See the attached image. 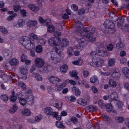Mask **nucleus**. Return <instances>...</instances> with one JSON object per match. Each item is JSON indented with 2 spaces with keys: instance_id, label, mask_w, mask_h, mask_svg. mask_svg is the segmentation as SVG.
I'll list each match as a JSON object with an SVG mask.
<instances>
[{
  "instance_id": "nucleus-1",
  "label": "nucleus",
  "mask_w": 129,
  "mask_h": 129,
  "mask_svg": "<svg viewBox=\"0 0 129 129\" xmlns=\"http://www.w3.org/2000/svg\"><path fill=\"white\" fill-rule=\"evenodd\" d=\"M49 43L51 46L56 47L55 51L56 52L59 54H60L62 50L63 46L60 38H58L55 40V38H51L49 40Z\"/></svg>"
},
{
  "instance_id": "nucleus-2",
  "label": "nucleus",
  "mask_w": 129,
  "mask_h": 129,
  "mask_svg": "<svg viewBox=\"0 0 129 129\" xmlns=\"http://www.w3.org/2000/svg\"><path fill=\"white\" fill-rule=\"evenodd\" d=\"M104 63V61L99 58H95L92 59V62L90 63L91 65L95 67H99L102 66Z\"/></svg>"
},
{
  "instance_id": "nucleus-3",
  "label": "nucleus",
  "mask_w": 129,
  "mask_h": 129,
  "mask_svg": "<svg viewBox=\"0 0 129 129\" xmlns=\"http://www.w3.org/2000/svg\"><path fill=\"white\" fill-rule=\"evenodd\" d=\"M110 74L112 75L114 78L116 79L119 78L121 75L120 72L116 67L114 68V69H111L110 72L106 75H108Z\"/></svg>"
},
{
  "instance_id": "nucleus-4",
  "label": "nucleus",
  "mask_w": 129,
  "mask_h": 129,
  "mask_svg": "<svg viewBox=\"0 0 129 129\" xmlns=\"http://www.w3.org/2000/svg\"><path fill=\"white\" fill-rule=\"evenodd\" d=\"M106 49L103 46L100 47L97 51V55L104 57H106L107 55Z\"/></svg>"
},
{
  "instance_id": "nucleus-5",
  "label": "nucleus",
  "mask_w": 129,
  "mask_h": 129,
  "mask_svg": "<svg viewBox=\"0 0 129 129\" xmlns=\"http://www.w3.org/2000/svg\"><path fill=\"white\" fill-rule=\"evenodd\" d=\"M36 66L38 67H43L44 64V61L43 59L41 58H37L35 60Z\"/></svg>"
},
{
  "instance_id": "nucleus-6",
  "label": "nucleus",
  "mask_w": 129,
  "mask_h": 129,
  "mask_svg": "<svg viewBox=\"0 0 129 129\" xmlns=\"http://www.w3.org/2000/svg\"><path fill=\"white\" fill-rule=\"evenodd\" d=\"M27 38V37H21L19 39L20 43L25 47L28 43L30 42V40L25 39Z\"/></svg>"
},
{
  "instance_id": "nucleus-7",
  "label": "nucleus",
  "mask_w": 129,
  "mask_h": 129,
  "mask_svg": "<svg viewBox=\"0 0 129 129\" xmlns=\"http://www.w3.org/2000/svg\"><path fill=\"white\" fill-rule=\"evenodd\" d=\"M28 94V95L26 98L27 102L28 104L29 105H33L34 102V97L29 94Z\"/></svg>"
},
{
  "instance_id": "nucleus-8",
  "label": "nucleus",
  "mask_w": 129,
  "mask_h": 129,
  "mask_svg": "<svg viewBox=\"0 0 129 129\" xmlns=\"http://www.w3.org/2000/svg\"><path fill=\"white\" fill-rule=\"evenodd\" d=\"M58 100H51L50 102V104L51 105H53L57 108H60L61 107V103H58Z\"/></svg>"
},
{
  "instance_id": "nucleus-9",
  "label": "nucleus",
  "mask_w": 129,
  "mask_h": 129,
  "mask_svg": "<svg viewBox=\"0 0 129 129\" xmlns=\"http://www.w3.org/2000/svg\"><path fill=\"white\" fill-rule=\"evenodd\" d=\"M107 26L109 27L111 30L112 29H114L115 28V24L114 23L111 21L109 20H107L105 22Z\"/></svg>"
},
{
  "instance_id": "nucleus-10",
  "label": "nucleus",
  "mask_w": 129,
  "mask_h": 129,
  "mask_svg": "<svg viewBox=\"0 0 129 129\" xmlns=\"http://www.w3.org/2000/svg\"><path fill=\"white\" fill-rule=\"evenodd\" d=\"M116 94H112L110 96L109 95H105L103 97V99L105 100H107L108 99H109V101H117V99L116 98Z\"/></svg>"
},
{
  "instance_id": "nucleus-11",
  "label": "nucleus",
  "mask_w": 129,
  "mask_h": 129,
  "mask_svg": "<svg viewBox=\"0 0 129 129\" xmlns=\"http://www.w3.org/2000/svg\"><path fill=\"white\" fill-rule=\"evenodd\" d=\"M49 81L53 84H56L60 82L61 80L60 79L54 76H51L49 78Z\"/></svg>"
},
{
  "instance_id": "nucleus-12",
  "label": "nucleus",
  "mask_w": 129,
  "mask_h": 129,
  "mask_svg": "<svg viewBox=\"0 0 129 129\" xmlns=\"http://www.w3.org/2000/svg\"><path fill=\"white\" fill-rule=\"evenodd\" d=\"M48 23H47V25L48 26L47 30L49 32H53L55 30L54 27L52 25L50 21V19H48Z\"/></svg>"
},
{
  "instance_id": "nucleus-13",
  "label": "nucleus",
  "mask_w": 129,
  "mask_h": 129,
  "mask_svg": "<svg viewBox=\"0 0 129 129\" xmlns=\"http://www.w3.org/2000/svg\"><path fill=\"white\" fill-rule=\"evenodd\" d=\"M72 91H74L76 96H79L80 94V91L79 88L75 86L72 87Z\"/></svg>"
},
{
  "instance_id": "nucleus-14",
  "label": "nucleus",
  "mask_w": 129,
  "mask_h": 129,
  "mask_svg": "<svg viewBox=\"0 0 129 129\" xmlns=\"http://www.w3.org/2000/svg\"><path fill=\"white\" fill-rule=\"evenodd\" d=\"M28 7L30 9L34 12L38 11L39 9L38 7L36 6L33 4H30L28 5Z\"/></svg>"
},
{
  "instance_id": "nucleus-15",
  "label": "nucleus",
  "mask_w": 129,
  "mask_h": 129,
  "mask_svg": "<svg viewBox=\"0 0 129 129\" xmlns=\"http://www.w3.org/2000/svg\"><path fill=\"white\" fill-rule=\"evenodd\" d=\"M90 80L91 83H94L95 85H97L99 84V81L97 77L95 75L91 77L90 78Z\"/></svg>"
},
{
  "instance_id": "nucleus-16",
  "label": "nucleus",
  "mask_w": 129,
  "mask_h": 129,
  "mask_svg": "<svg viewBox=\"0 0 129 129\" xmlns=\"http://www.w3.org/2000/svg\"><path fill=\"white\" fill-rule=\"evenodd\" d=\"M51 58L53 62L54 63L56 64L60 61L61 57L59 55H58L56 57L55 56L52 57V56Z\"/></svg>"
},
{
  "instance_id": "nucleus-17",
  "label": "nucleus",
  "mask_w": 129,
  "mask_h": 129,
  "mask_svg": "<svg viewBox=\"0 0 129 129\" xmlns=\"http://www.w3.org/2000/svg\"><path fill=\"white\" fill-rule=\"evenodd\" d=\"M124 47L123 43L121 41L118 42L116 45V48L118 50H122Z\"/></svg>"
},
{
  "instance_id": "nucleus-18",
  "label": "nucleus",
  "mask_w": 129,
  "mask_h": 129,
  "mask_svg": "<svg viewBox=\"0 0 129 129\" xmlns=\"http://www.w3.org/2000/svg\"><path fill=\"white\" fill-rule=\"evenodd\" d=\"M52 111V109L50 107L46 108L44 110V112L46 114L50 115H51Z\"/></svg>"
},
{
  "instance_id": "nucleus-19",
  "label": "nucleus",
  "mask_w": 129,
  "mask_h": 129,
  "mask_svg": "<svg viewBox=\"0 0 129 129\" xmlns=\"http://www.w3.org/2000/svg\"><path fill=\"white\" fill-rule=\"evenodd\" d=\"M69 74L71 77H74L77 80L78 79H79V77L77 76V73L75 70L70 71Z\"/></svg>"
},
{
  "instance_id": "nucleus-20",
  "label": "nucleus",
  "mask_w": 129,
  "mask_h": 129,
  "mask_svg": "<svg viewBox=\"0 0 129 129\" xmlns=\"http://www.w3.org/2000/svg\"><path fill=\"white\" fill-rule=\"evenodd\" d=\"M31 112L28 109H25L21 112V114L24 115L29 116L31 114Z\"/></svg>"
},
{
  "instance_id": "nucleus-21",
  "label": "nucleus",
  "mask_w": 129,
  "mask_h": 129,
  "mask_svg": "<svg viewBox=\"0 0 129 129\" xmlns=\"http://www.w3.org/2000/svg\"><path fill=\"white\" fill-rule=\"evenodd\" d=\"M77 102L78 104L83 106L86 105L87 103L86 100L82 98L78 99L77 101Z\"/></svg>"
},
{
  "instance_id": "nucleus-22",
  "label": "nucleus",
  "mask_w": 129,
  "mask_h": 129,
  "mask_svg": "<svg viewBox=\"0 0 129 129\" xmlns=\"http://www.w3.org/2000/svg\"><path fill=\"white\" fill-rule=\"evenodd\" d=\"M80 34L83 36H86L87 37L90 36L86 27H85L83 29V31L81 32Z\"/></svg>"
},
{
  "instance_id": "nucleus-23",
  "label": "nucleus",
  "mask_w": 129,
  "mask_h": 129,
  "mask_svg": "<svg viewBox=\"0 0 129 129\" xmlns=\"http://www.w3.org/2000/svg\"><path fill=\"white\" fill-rule=\"evenodd\" d=\"M122 71L123 73L127 78H129V69L126 68H124L122 69Z\"/></svg>"
},
{
  "instance_id": "nucleus-24",
  "label": "nucleus",
  "mask_w": 129,
  "mask_h": 129,
  "mask_svg": "<svg viewBox=\"0 0 129 129\" xmlns=\"http://www.w3.org/2000/svg\"><path fill=\"white\" fill-rule=\"evenodd\" d=\"M87 31L88 32L90 35H92V34L95 31V29L92 26L87 27H86Z\"/></svg>"
},
{
  "instance_id": "nucleus-25",
  "label": "nucleus",
  "mask_w": 129,
  "mask_h": 129,
  "mask_svg": "<svg viewBox=\"0 0 129 129\" xmlns=\"http://www.w3.org/2000/svg\"><path fill=\"white\" fill-rule=\"evenodd\" d=\"M33 76L38 81H41L42 80V78L41 76L37 73H33Z\"/></svg>"
},
{
  "instance_id": "nucleus-26",
  "label": "nucleus",
  "mask_w": 129,
  "mask_h": 129,
  "mask_svg": "<svg viewBox=\"0 0 129 129\" xmlns=\"http://www.w3.org/2000/svg\"><path fill=\"white\" fill-rule=\"evenodd\" d=\"M9 63L12 66L16 65L18 63V61L16 58H13L10 61Z\"/></svg>"
},
{
  "instance_id": "nucleus-27",
  "label": "nucleus",
  "mask_w": 129,
  "mask_h": 129,
  "mask_svg": "<svg viewBox=\"0 0 129 129\" xmlns=\"http://www.w3.org/2000/svg\"><path fill=\"white\" fill-rule=\"evenodd\" d=\"M35 48V45L34 44L30 41V42L28 43L25 47L26 49L30 50L32 49H34Z\"/></svg>"
},
{
  "instance_id": "nucleus-28",
  "label": "nucleus",
  "mask_w": 129,
  "mask_h": 129,
  "mask_svg": "<svg viewBox=\"0 0 129 129\" xmlns=\"http://www.w3.org/2000/svg\"><path fill=\"white\" fill-rule=\"evenodd\" d=\"M1 99L5 102L7 101L9 99V96L7 95L4 94H2L0 96Z\"/></svg>"
},
{
  "instance_id": "nucleus-29",
  "label": "nucleus",
  "mask_w": 129,
  "mask_h": 129,
  "mask_svg": "<svg viewBox=\"0 0 129 129\" xmlns=\"http://www.w3.org/2000/svg\"><path fill=\"white\" fill-rule=\"evenodd\" d=\"M104 107L106 108V110L109 112L111 111L113 108V107L112 106V105L111 103H110L109 104H105Z\"/></svg>"
},
{
  "instance_id": "nucleus-30",
  "label": "nucleus",
  "mask_w": 129,
  "mask_h": 129,
  "mask_svg": "<svg viewBox=\"0 0 129 129\" xmlns=\"http://www.w3.org/2000/svg\"><path fill=\"white\" fill-rule=\"evenodd\" d=\"M68 69V66L67 65H64L61 66L60 67V71L62 73H65L66 72Z\"/></svg>"
},
{
  "instance_id": "nucleus-31",
  "label": "nucleus",
  "mask_w": 129,
  "mask_h": 129,
  "mask_svg": "<svg viewBox=\"0 0 129 129\" xmlns=\"http://www.w3.org/2000/svg\"><path fill=\"white\" fill-rule=\"evenodd\" d=\"M37 23V22L36 20H30L28 22L27 24L29 27L35 25Z\"/></svg>"
},
{
  "instance_id": "nucleus-32",
  "label": "nucleus",
  "mask_w": 129,
  "mask_h": 129,
  "mask_svg": "<svg viewBox=\"0 0 129 129\" xmlns=\"http://www.w3.org/2000/svg\"><path fill=\"white\" fill-rule=\"evenodd\" d=\"M109 84L110 86L112 87H115L117 85L116 82L112 79H110L109 80Z\"/></svg>"
},
{
  "instance_id": "nucleus-33",
  "label": "nucleus",
  "mask_w": 129,
  "mask_h": 129,
  "mask_svg": "<svg viewBox=\"0 0 129 129\" xmlns=\"http://www.w3.org/2000/svg\"><path fill=\"white\" fill-rule=\"evenodd\" d=\"M18 107L16 104L13 106V107L11 108L9 110V112L11 113H15L17 110Z\"/></svg>"
},
{
  "instance_id": "nucleus-34",
  "label": "nucleus",
  "mask_w": 129,
  "mask_h": 129,
  "mask_svg": "<svg viewBox=\"0 0 129 129\" xmlns=\"http://www.w3.org/2000/svg\"><path fill=\"white\" fill-rule=\"evenodd\" d=\"M89 111L91 112L94 111L98 109V108L97 107H94L92 105H89V106L87 107Z\"/></svg>"
},
{
  "instance_id": "nucleus-35",
  "label": "nucleus",
  "mask_w": 129,
  "mask_h": 129,
  "mask_svg": "<svg viewBox=\"0 0 129 129\" xmlns=\"http://www.w3.org/2000/svg\"><path fill=\"white\" fill-rule=\"evenodd\" d=\"M115 62V60L114 58L110 59L108 60V65L110 67L114 65Z\"/></svg>"
},
{
  "instance_id": "nucleus-36",
  "label": "nucleus",
  "mask_w": 129,
  "mask_h": 129,
  "mask_svg": "<svg viewBox=\"0 0 129 129\" xmlns=\"http://www.w3.org/2000/svg\"><path fill=\"white\" fill-rule=\"evenodd\" d=\"M82 63V60L80 58L76 61H74L72 62V63L74 65H80Z\"/></svg>"
},
{
  "instance_id": "nucleus-37",
  "label": "nucleus",
  "mask_w": 129,
  "mask_h": 129,
  "mask_svg": "<svg viewBox=\"0 0 129 129\" xmlns=\"http://www.w3.org/2000/svg\"><path fill=\"white\" fill-rule=\"evenodd\" d=\"M25 21L23 19H20L18 21V24L20 27H22L25 24Z\"/></svg>"
},
{
  "instance_id": "nucleus-38",
  "label": "nucleus",
  "mask_w": 129,
  "mask_h": 129,
  "mask_svg": "<svg viewBox=\"0 0 129 129\" xmlns=\"http://www.w3.org/2000/svg\"><path fill=\"white\" fill-rule=\"evenodd\" d=\"M75 25L76 27L80 29L82 28L83 27V24H81L80 22V21L75 22Z\"/></svg>"
},
{
  "instance_id": "nucleus-39",
  "label": "nucleus",
  "mask_w": 129,
  "mask_h": 129,
  "mask_svg": "<svg viewBox=\"0 0 129 129\" xmlns=\"http://www.w3.org/2000/svg\"><path fill=\"white\" fill-rule=\"evenodd\" d=\"M10 101L14 102H15L17 99V96L16 95H11L9 97Z\"/></svg>"
},
{
  "instance_id": "nucleus-40",
  "label": "nucleus",
  "mask_w": 129,
  "mask_h": 129,
  "mask_svg": "<svg viewBox=\"0 0 129 129\" xmlns=\"http://www.w3.org/2000/svg\"><path fill=\"white\" fill-rule=\"evenodd\" d=\"M48 19H49L48 18L46 19L45 20H44L42 17H40L39 18V21L41 23H43L45 22L47 24V23H48Z\"/></svg>"
},
{
  "instance_id": "nucleus-41",
  "label": "nucleus",
  "mask_w": 129,
  "mask_h": 129,
  "mask_svg": "<svg viewBox=\"0 0 129 129\" xmlns=\"http://www.w3.org/2000/svg\"><path fill=\"white\" fill-rule=\"evenodd\" d=\"M56 125L58 127L62 128H65V126L63 125V123L60 121H56Z\"/></svg>"
},
{
  "instance_id": "nucleus-42",
  "label": "nucleus",
  "mask_w": 129,
  "mask_h": 129,
  "mask_svg": "<svg viewBox=\"0 0 129 129\" xmlns=\"http://www.w3.org/2000/svg\"><path fill=\"white\" fill-rule=\"evenodd\" d=\"M29 37L30 39L33 40H36L38 39L37 36L33 33L30 34Z\"/></svg>"
},
{
  "instance_id": "nucleus-43",
  "label": "nucleus",
  "mask_w": 129,
  "mask_h": 129,
  "mask_svg": "<svg viewBox=\"0 0 129 129\" xmlns=\"http://www.w3.org/2000/svg\"><path fill=\"white\" fill-rule=\"evenodd\" d=\"M18 85L24 90H26V87L25 84L22 82H20L18 83Z\"/></svg>"
},
{
  "instance_id": "nucleus-44",
  "label": "nucleus",
  "mask_w": 129,
  "mask_h": 129,
  "mask_svg": "<svg viewBox=\"0 0 129 129\" xmlns=\"http://www.w3.org/2000/svg\"><path fill=\"white\" fill-rule=\"evenodd\" d=\"M124 120V118L122 117H116L115 118V121L118 123H122Z\"/></svg>"
},
{
  "instance_id": "nucleus-45",
  "label": "nucleus",
  "mask_w": 129,
  "mask_h": 129,
  "mask_svg": "<svg viewBox=\"0 0 129 129\" xmlns=\"http://www.w3.org/2000/svg\"><path fill=\"white\" fill-rule=\"evenodd\" d=\"M62 41L63 43V44H62L63 47H66L69 44L68 40L65 38L63 39Z\"/></svg>"
},
{
  "instance_id": "nucleus-46",
  "label": "nucleus",
  "mask_w": 129,
  "mask_h": 129,
  "mask_svg": "<svg viewBox=\"0 0 129 129\" xmlns=\"http://www.w3.org/2000/svg\"><path fill=\"white\" fill-rule=\"evenodd\" d=\"M91 36L90 35L89 36L87 37L88 40L91 42H93L95 41L96 40L95 38Z\"/></svg>"
},
{
  "instance_id": "nucleus-47",
  "label": "nucleus",
  "mask_w": 129,
  "mask_h": 129,
  "mask_svg": "<svg viewBox=\"0 0 129 129\" xmlns=\"http://www.w3.org/2000/svg\"><path fill=\"white\" fill-rule=\"evenodd\" d=\"M77 40L78 43L81 44L85 43L86 42L85 39L84 38H78Z\"/></svg>"
},
{
  "instance_id": "nucleus-48",
  "label": "nucleus",
  "mask_w": 129,
  "mask_h": 129,
  "mask_svg": "<svg viewBox=\"0 0 129 129\" xmlns=\"http://www.w3.org/2000/svg\"><path fill=\"white\" fill-rule=\"evenodd\" d=\"M19 103L21 105L24 106L26 104V101L24 99L22 98L19 100Z\"/></svg>"
},
{
  "instance_id": "nucleus-49",
  "label": "nucleus",
  "mask_w": 129,
  "mask_h": 129,
  "mask_svg": "<svg viewBox=\"0 0 129 129\" xmlns=\"http://www.w3.org/2000/svg\"><path fill=\"white\" fill-rule=\"evenodd\" d=\"M0 31L4 34H7L8 33L7 29L4 27H0Z\"/></svg>"
},
{
  "instance_id": "nucleus-50",
  "label": "nucleus",
  "mask_w": 129,
  "mask_h": 129,
  "mask_svg": "<svg viewBox=\"0 0 129 129\" xmlns=\"http://www.w3.org/2000/svg\"><path fill=\"white\" fill-rule=\"evenodd\" d=\"M36 51L38 53H40L42 51V48L41 45H39L36 47Z\"/></svg>"
},
{
  "instance_id": "nucleus-51",
  "label": "nucleus",
  "mask_w": 129,
  "mask_h": 129,
  "mask_svg": "<svg viewBox=\"0 0 129 129\" xmlns=\"http://www.w3.org/2000/svg\"><path fill=\"white\" fill-rule=\"evenodd\" d=\"M10 51L7 49H5L3 51V54L5 57L8 56L9 55Z\"/></svg>"
},
{
  "instance_id": "nucleus-52",
  "label": "nucleus",
  "mask_w": 129,
  "mask_h": 129,
  "mask_svg": "<svg viewBox=\"0 0 129 129\" xmlns=\"http://www.w3.org/2000/svg\"><path fill=\"white\" fill-rule=\"evenodd\" d=\"M117 20L118 22L122 24L124 23V19L123 17L119 16L117 17Z\"/></svg>"
},
{
  "instance_id": "nucleus-53",
  "label": "nucleus",
  "mask_w": 129,
  "mask_h": 129,
  "mask_svg": "<svg viewBox=\"0 0 129 129\" xmlns=\"http://www.w3.org/2000/svg\"><path fill=\"white\" fill-rule=\"evenodd\" d=\"M98 104L101 108H104L105 107L103 101L102 100H100L98 101Z\"/></svg>"
},
{
  "instance_id": "nucleus-54",
  "label": "nucleus",
  "mask_w": 129,
  "mask_h": 129,
  "mask_svg": "<svg viewBox=\"0 0 129 129\" xmlns=\"http://www.w3.org/2000/svg\"><path fill=\"white\" fill-rule=\"evenodd\" d=\"M74 48L77 49L78 50L81 51L83 49V46L81 45H80V44L77 45H75L74 47Z\"/></svg>"
},
{
  "instance_id": "nucleus-55",
  "label": "nucleus",
  "mask_w": 129,
  "mask_h": 129,
  "mask_svg": "<svg viewBox=\"0 0 129 129\" xmlns=\"http://www.w3.org/2000/svg\"><path fill=\"white\" fill-rule=\"evenodd\" d=\"M13 9L15 12L18 11L21 8V6L18 5H14L13 7Z\"/></svg>"
},
{
  "instance_id": "nucleus-56",
  "label": "nucleus",
  "mask_w": 129,
  "mask_h": 129,
  "mask_svg": "<svg viewBox=\"0 0 129 129\" xmlns=\"http://www.w3.org/2000/svg\"><path fill=\"white\" fill-rule=\"evenodd\" d=\"M83 74L84 77H87L89 76L90 75V73L88 71H85L83 72Z\"/></svg>"
},
{
  "instance_id": "nucleus-57",
  "label": "nucleus",
  "mask_w": 129,
  "mask_h": 129,
  "mask_svg": "<svg viewBox=\"0 0 129 129\" xmlns=\"http://www.w3.org/2000/svg\"><path fill=\"white\" fill-rule=\"evenodd\" d=\"M27 57L26 55L24 54H22L21 56V61L22 62H24L26 59Z\"/></svg>"
},
{
  "instance_id": "nucleus-58",
  "label": "nucleus",
  "mask_w": 129,
  "mask_h": 129,
  "mask_svg": "<svg viewBox=\"0 0 129 129\" xmlns=\"http://www.w3.org/2000/svg\"><path fill=\"white\" fill-rule=\"evenodd\" d=\"M123 105L122 103L120 101H118L116 104V106L119 108H121Z\"/></svg>"
},
{
  "instance_id": "nucleus-59",
  "label": "nucleus",
  "mask_w": 129,
  "mask_h": 129,
  "mask_svg": "<svg viewBox=\"0 0 129 129\" xmlns=\"http://www.w3.org/2000/svg\"><path fill=\"white\" fill-rule=\"evenodd\" d=\"M54 36L56 37L60 36L61 35V33L59 31H56L54 33Z\"/></svg>"
},
{
  "instance_id": "nucleus-60",
  "label": "nucleus",
  "mask_w": 129,
  "mask_h": 129,
  "mask_svg": "<svg viewBox=\"0 0 129 129\" xmlns=\"http://www.w3.org/2000/svg\"><path fill=\"white\" fill-rule=\"evenodd\" d=\"M17 15V14L16 13L13 14L12 15L8 17L7 20L9 21H10L12 20Z\"/></svg>"
},
{
  "instance_id": "nucleus-61",
  "label": "nucleus",
  "mask_w": 129,
  "mask_h": 129,
  "mask_svg": "<svg viewBox=\"0 0 129 129\" xmlns=\"http://www.w3.org/2000/svg\"><path fill=\"white\" fill-rule=\"evenodd\" d=\"M20 12L22 15V16L23 17H25L26 16V14L27 13L26 10L24 9L20 10Z\"/></svg>"
},
{
  "instance_id": "nucleus-62",
  "label": "nucleus",
  "mask_w": 129,
  "mask_h": 129,
  "mask_svg": "<svg viewBox=\"0 0 129 129\" xmlns=\"http://www.w3.org/2000/svg\"><path fill=\"white\" fill-rule=\"evenodd\" d=\"M65 86H64V85H63L62 84V83L57 87L56 89L58 91H60Z\"/></svg>"
},
{
  "instance_id": "nucleus-63",
  "label": "nucleus",
  "mask_w": 129,
  "mask_h": 129,
  "mask_svg": "<svg viewBox=\"0 0 129 129\" xmlns=\"http://www.w3.org/2000/svg\"><path fill=\"white\" fill-rule=\"evenodd\" d=\"M73 51V49L72 47H69L68 49V54L69 55H72V51Z\"/></svg>"
},
{
  "instance_id": "nucleus-64",
  "label": "nucleus",
  "mask_w": 129,
  "mask_h": 129,
  "mask_svg": "<svg viewBox=\"0 0 129 129\" xmlns=\"http://www.w3.org/2000/svg\"><path fill=\"white\" fill-rule=\"evenodd\" d=\"M71 120L75 124H76L78 121L76 117H72L71 119Z\"/></svg>"
}]
</instances>
